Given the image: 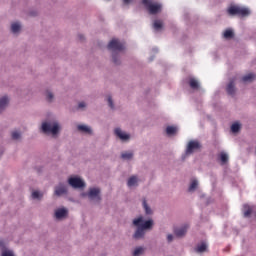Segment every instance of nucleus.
I'll list each match as a JSON object with an SVG mask.
<instances>
[{
    "label": "nucleus",
    "mask_w": 256,
    "mask_h": 256,
    "mask_svg": "<svg viewBox=\"0 0 256 256\" xmlns=\"http://www.w3.org/2000/svg\"><path fill=\"white\" fill-rule=\"evenodd\" d=\"M39 131L43 135L51 137V139H59V136L63 131V125H61V122L56 117H50L42 121Z\"/></svg>",
    "instance_id": "f257e3e1"
},
{
    "label": "nucleus",
    "mask_w": 256,
    "mask_h": 256,
    "mask_svg": "<svg viewBox=\"0 0 256 256\" xmlns=\"http://www.w3.org/2000/svg\"><path fill=\"white\" fill-rule=\"evenodd\" d=\"M108 49L112 53V61L115 65H121V56L119 53L125 50V44L119 39L114 38L108 44Z\"/></svg>",
    "instance_id": "f03ea898"
},
{
    "label": "nucleus",
    "mask_w": 256,
    "mask_h": 256,
    "mask_svg": "<svg viewBox=\"0 0 256 256\" xmlns=\"http://www.w3.org/2000/svg\"><path fill=\"white\" fill-rule=\"evenodd\" d=\"M82 199H88L90 203L94 205H99L103 201V196L101 195V188L98 186L89 187L87 192L80 193Z\"/></svg>",
    "instance_id": "7ed1b4c3"
},
{
    "label": "nucleus",
    "mask_w": 256,
    "mask_h": 256,
    "mask_svg": "<svg viewBox=\"0 0 256 256\" xmlns=\"http://www.w3.org/2000/svg\"><path fill=\"white\" fill-rule=\"evenodd\" d=\"M226 11L230 17H235V15L238 17H249L251 15V9L237 4H231Z\"/></svg>",
    "instance_id": "20e7f679"
},
{
    "label": "nucleus",
    "mask_w": 256,
    "mask_h": 256,
    "mask_svg": "<svg viewBox=\"0 0 256 256\" xmlns=\"http://www.w3.org/2000/svg\"><path fill=\"white\" fill-rule=\"evenodd\" d=\"M142 3L150 15H157V13H161V9H163V6L160 3L153 0H142Z\"/></svg>",
    "instance_id": "39448f33"
},
{
    "label": "nucleus",
    "mask_w": 256,
    "mask_h": 256,
    "mask_svg": "<svg viewBox=\"0 0 256 256\" xmlns=\"http://www.w3.org/2000/svg\"><path fill=\"white\" fill-rule=\"evenodd\" d=\"M113 133L120 143H129V141H131V133L123 130L121 127L114 128Z\"/></svg>",
    "instance_id": "423d86ee"
},
{
    "label": "nucleus",
    "mask_w": 256,
    "mask_h": 256,
    "mask_svg": "<svg viewBox=\"0 0 256 256\" xmlns=\"http://www.w3.org/2000/svg\"><path fill=\"white\" fill-rule=\"evenodd\" d=\"M68 185L72 187V189H85L87 187V183L80 176H71L68 178Z\"/></svg>",
    "instance_id": "0eeeda50"
},
{
    "label": "nucleus",
    "mask_w": 256,
    "mask_h": 256,
    "mask_svg": "<svg viewBox=\"0 0 256 256\" xmlns=\"http://www.w3.org/2000/svg\"><path fill=\"white\" fill-rule=\"evenodd\" d=\"M201 150V142L199 140H190L186 145L185 157H189L193 155V153H197V151Z\"/></svg>",
    "instance_id": "6e6552de"
},
{
    "label": "nucleus",
    "mask_w": 256,
    "mask_h": 256,
    "mask_svg": "<svg viewBox=\"0 0 256 256\" xmlns=\"http://www.w3.org/2000/svg\"><path fill=\"white\" fill-rule=\"evenodd\" d=\"M9 31L14 37H19V35L23 33V22L20 20H14L10 22Z\"/></svg>",
    "instance_id": "1a4fd4ad"
},
{
    "label": "nucleus",
    "mask_w": 256,
    "mask_h": 256,
    "mask_svg": "<svg viewBox=\"0 0 256 256\" xmlns=\"http://www.w3.org/2000/svg\"><path fill=\"white\" fill-rule=\"evenodd\" d=\"M76 130L81 135H86L87 137H93V135H95L93 127H91L89 124H78L76 126Z\"/></svg>",
    "instance_id": "9d476101"
},
{
    "label": "nucleus",
    "mask_w": 256,
    "mask_h": 256,
    "mask_svg": "<svg viewBox=\"0 0 256 256\" xmlns=\"http://www.w3.org/2000/svg\"><path fill=\"white\" fill-rule=\"evenodd\" d=\"M54 195L56 197H63V195H69V187L65 183H59L54 187Z\"/></svg>",
    "instance_id": "9b49d317"
},
{
    "label": "nucleus",
    "mask_w": 256,
    "mask_h": 256,
    "mask_svg": "<svg viewBox=\"0 0 256 256\" xmlns=\"http://www.w3.org/2000/svg\"><path fill=\"white\" fill-rule=\"evenodd\" d=\"M140 183H141V179L139 178L138 175H131L130 177H128L126 181V185L128 189H137Z\"/></svg>",
    "instance_id": "f8f14e48"
},
{
    "label": "nucleus",
    "mask_w": 256,
    "mask_h": 256,
    "mask_svg": "<svg viewBox=\"0 0 256 256\" xmlns=\"http://www.w3.org/2000/svg\"><path fill=\"white\" fill-rule=\"evenodd\" d=\"M11 103V96L4 94L0 96V113H5Z\"/></svg>",
    "instance_id": "ddd939ff"
},
{
    "label": "nucleus",
    "mask_w": 256,
    "mask_h": 256,
    "mask_svg": "<svg viewBox=\"0 0 256 256\" xmlns=\"http://www.w3.org/2000/svg\"><path fill=\"white\" fill-rule=\"evenodd\" d=\"M153 229V225H142L138 226L136 232L134 233V239H142L145 235V231H151Z\"/></svg>",
    "instance_id": "4468645a"
},
{
    "label": "nucleus",
    "mask_w": 256,
    "mask_h": 256,
    "mask_svg": "<svg viewBox=\"0 0 256 256\" xmlns=\"http://www.w3.org/2000/svg\"><path fill=\"white\" fill-rule=\"evenodd\" d=\"M237 81V78H232L229 80L228 85L226 86V91L228 95H235L237 93V88L235 87V82Z\"/></svg>",
    "instance_id": "2eb2a0df"
},
{
    "label": "nucleus",
    "mask_w": 256,
    "mask_h": 256,
    "mask_svg": "<svg viewBox=\"0 0 256 256\" xmlns=\"http://www.w3.org/2000/svg\"><path fill=\"white\" fill-rule=\"evenodd\" d=\"M67 215H69V210L65 207L58 208L55 211V217L57 219H65V217H67Z\"/></svg>",
    "instance_id": "dca6fc26"
},
{
    "label": "nucleus",
    "mask_w": 256,
    "mask_h": 256,
    "mask_svg": "<svg viewBox=\"0 0 256 256\" xmlns=\"http://www.w3.org/2000/svg\"><path fill=\"white\" fill-rule=\"evenodd\" d=\"M134 157H135V153L131 150L123 151L120 154V159H122V161H133Z\"/></svg>",
    "instance_id": "f3484780"
},
{
    "label": "nucleus",
    "mask_w": 256,
    "mask_h": 256,
    "mask_svg": "<svg viewBox=\"0 0 256 256\" xmlns=\"http://www.w3.org/2000/svg\"><path fill=\"white\" fill-rule=\"evenodd\" d=\"M254 209H255V206H250L249 204H244L243 208H242L244 217H246V218L251 217Z\"/></svg>",
    "instance_id": "a211bd4d"
},
{
    "label": "nucleus",
    "mask_w": 256,
    "mask_h": 256,
    "mask_svg": "<svg viewBox=\"0 0 256 256\" xmlns=\"http://www.w3.org/2000/svg\"><path fill=\"white\" fill-rule=\"evenodd\" d=\"M155 223L153 219H148L143 223V216H139L133 220V225H153Z\"/></svg>",
    "instance_id": "6ab92c4d"
},
{
    "label": "nucleus",
    "mask_w": 256,
    "mask_h": 256,
    "mask_svg": "<svg viewBox=\"0 0 256 256\" xmlns=\"http://www.w3.org/2000/svg\"><path fill=\"white\" fill-rule=\"evenodd\" d=\"M218 160L220 165H227L229 163V154L225 151H222L218 154Z\"/></svg>",
    "instance_id": "aec40b11"
},
{
    "label": "nucleus",
    "mask_w": 256,
    "mask_h": 256,
    "mask_svg": "<svg viewBox=\"0 0 256 256\" xmlns=\"http://www.w3.org/2000/svg\"><path fill=\"white\" fill-rule=\"evenodd\" d=\"M199 189V180L192 179L188 187V193H195Z\"/></svg>",
    "instance_id": "412c9836"
},
{
    "label": "nucleus",
    "mask_w": 256,
    "mask_h": 256,
    "mask_svg": "<svg viewBox=\"0 0 256 256\" xmlns=\"http://www.w3.org/2000/svg\"><path fill=\"white\" fill-rule=\"evenodd\" d=\"M43 191H40V190H32L31 192V199L33 201H42L43 200Z\"/></svg>",
    "instance_id": "4be33fe9"
},
{
    "label": "nucleus",
    "mask_w": 256,
    "mask_h": 256,
    "mask_svg": "<svg viewBox=\"0 0 256 256\" xmlns=\"http://www.w3.org/2000/svg\"><path fill=\"white\" fill-rule=\"evenodd\" d=\"M44 97L47 103H54L55 102V93L51 90H46L44 92Z\"/></svg>",
    "instance_id": "5701e85b"
},
{
    "label": "nucleus",
    "mask_w": 256,
    "mask_h": 256,
    "mask_svg": "<svg viewBox=\"0 0 256 256\" xmlns=\"http://www.w3.org/2000/svg\"><path fill=\"white\" fill-rule=\"evenodd\" d=\"M165 131L168 137H175V135H177L179 131V128H177L176 126H167Z\"/></svg>",
    "instance_id": "b1692460"
},
{
    "label": "nucleus",
    "mask_w": 256,
    "mask_h": 256,
    "mask_svg": "<svg viewBox=\"0 0 256 256\" xmlns=\"http://www.w3.org/2000/svg\"><path fill=\"white\" fill-rule=\"evenodd\" d=\"M187 229H188L187 226L175 228L174 234L176 235V237H185V235L187 234Z\"/></svg>",
    "instance_id": "393cba45"
},
{
    "label": "nucleus",
    "mask_w": 256,
    "mask_h": 256,
    "mask_svg": "<svg viewBox=\"0 0 256 256\" xmlns=\"http://www.w3.org/2000/svg\"><path fill=\"white\" fill-rule=\"evenodd\" d=\"M142 207L146 215H153V209H151V206H149V203H147V199L145 198L142 199Z\"/></svg>",
    "instance_id": "a878e982"
},
{
    "label": "nucleus",
    "mask_w": 256,
    "mask_h": 256,
    "mask_svg": "<svg viewBox=\"0 0 256 256\" xmlns=\"http://www.w3.org/2000/svg\"><path fill=\"white\" fill-rule=\"evenodd\" d=\"M256 79L255 74L249 73L242 77V83H253V81Z\"/></svg>",
    "instance_id": "bb28decb"
},
{
    "label": "nucleus",
    "mask_w": 256,
    "mask_h": 256,
    "mask_svg": "<svg viewBox=\"0 0 256 256\" xmlns=\"http://www.w3.org/2000/svg\"><path fill=\"white\" fill-rule=\"evenodd\" d=\"M196 253H205L207 252V243L206 242H201L198 244L195 248Z\"/></svg>",
    "instance_id": "cd10ccee"
},
{
    "label": "nucleus",
    "mask_w": 256,
    "mask_h": 256,
    "mask_svg": "<svg viewBox=\"0 0 256 256\" xmlns=\"http://www.w3.org/2000/svg\"><path fill=\"white\" fill-rule=\"evenodd\" d=\"M189 85H190L191 89H194V90L201 88V84L199 83V80H197L195 78H190Z\"/></svg>",
    "instance_id": "c85d7f7f"
},
{
    "label": "nucleus",
    "mask_w": 256,
    "mask_h": 256,
    "mask_svg": "<svg viewBox=\"0 0 256 256\" xmlns=\"http://www.w3.org/2000/svg\"><path fill=\"white\" fill-rule=\"evenodd\" d=\"M106 101L111 111H115L116 107H115V101L113 100V97L111 95L107 96Z\"/></svg>",
    "instance_id": "c756f323"
},
{
    "label": "nucleus",
    "mask_w": 256,
    "mask_h": 256,
    "mask_svg": "<svg viewBox=\"0 0 256 256\" xmlns=\"http://www.w3.org/2000/svg\"><path fill=\"white\" fill-rule=\"evenodd\" d=\"M234 35H235V34L233 33V30H232V29H227V30H225L224 33H223L224 39H233V36H234Z\"/></svg>",
    "instance_id": "7c9ffc66"
},
{
    "label": "nucleus",
    "mask_w": 256,
    "mask_h": 256,
    "mask_svg": "<svg viewBox=\"0 0 256 256\" xmlns=\"http://www.w3.org/2000/svg\"><path fill=\"white\" fill-rule=\"evenodd\" d=\"M240 130H241V123L235 122L234 124H232L231 126L232 133H239Z\"/></svg>",
    "instance_id": "2f4dec72"
},
{
    "label": "nucleus",
    "mask_w": 256,
    "mask_h": 256,
    "mask_svg": "<svg viewBox=\"0 0 256 256\" xmlns=\"http://www.w3.org/2000/svg\"><path fill=\"white\" fill-rule=\"evenodd\" d=\"M11 135H12V139H14V141L21 140V131L14 130Z\"/></svg>",
    "instance_id": "473e14b6"
},
{
    "label": "nucleus",
    "mask_w": 256,
    "mask_h": 256,
    "mask_svg": "<svg viewBox=\"0 0 256 256\" xmlns=\"http://www.w3.org/2000/svg\"><path fill=\"white\" fill-rule=\"evenodd\" d=\"M153 27L156 31L163 28V22L161 20H155L153 23Z\"/></svg>",
    "instance_id": "72a5a7b5"
},
{
    "label": "nucleus",
    "mask_w": 256,
    "mask_h": 256,
    "mask_svg": "<svg viewBox=\"0 0 256 256\" xmlns=\"http://www.w3.org/2000/svg\"><path fill=\"white\" fill-rule=\"evenodd\" d=\"M78 111H85L87 109V102L81 101L77 106Z\"/></svg>",
    "instance_id": "f704fd0d"
},
{
    "label": "nucleus",
    "mask_w": 256,
    "mask_h": 256,
    "mask_svg": "<svg viewBox=\"0 0 256 256\" xmlns=\"http://www.w3.org/2000/svg\"><path fill=\"white\" fill-rule=\"evenodd\" d=\"M145 251V249L143 247H138L134 250L133 252V256H139V255H143V252Z\"/></svg>",
    "instance_id": "c9c22d12"
},
{
    "label": "nucleus",
    "mask_w": 256,
    "mask_h": 256,
    "mask_svg": "<svg viewBox=\"0 0 256 256\" xmlns=\"http://www.w3.org/2000/svg\"><path fill=\"white\" fill-rule=\"evenodd\" d=\"M2 256H14V255H13V252L11 251H4L2 252Z\"/></svg>",
    "instance_id": "e433bc0d"
},
{
    "label": "nucleus",
    "mask_w": 256,
    "mask_h": 256,
    "mask_svg": "<svg viewBox=\"0 0 256 256\" xmlns=\"http://www.w3.org/2000/svg\"><path fill=\"white\" fill-rule=\"evenodd\" d=\"M167 241L168 243H171V241H173V236L171 234L167 235Z\"/></svg>",
    "instance_id": "4c0bfd02"
},
{
    "label": "nucleus",
    "mask_w": 256,
    "mask_h": 256,
    "mask_svg": "<svg viewBox=\"0 0 256 256\" xmlns=\"http://www.w3.org/2000/svg\"><path fill=\"white\" fill-rule=\"evenodd\" d=\"M78 39H79L80 41H85V35L79 34V35H78Z\"/></svg>",
    "instance_id": "58836bf2"
},
{
    "label": "nucleus",
    "mask_w": 256,
    "mask_h": 256,
    "mask_svg": "<svg viewBox=\"0 0 256 256\" xmlns=\"http://www.w3.org/2000/svg\"><path fill=\"white\" fill-rule=\"evenodd\" d=\"M133 0H123L124 5H129Z\"/></svg>",
    "instance_id": "ea45409f"
},
{
    "label": "nucleus",
    "mask_w": 256,
    "mask_h": 256,
    "mask_svg": "<svg viewBox=\"0 0 256 256\" xmlns=\"http://www.w3.org/2000/svg\"><path fill=\"white\" fill-rule=\"evenodd\" d=\"M0 247H5V243L3 242V240H0Z\"/></svg>",
    "instance_id": "a19ab883"
},
{
    "label": "nucleus",
    "mask_w": 256,
    "mask_h": 256,
    "mask_svg": "<svg viewBox=\"0 0 256 256\" xmlns=\"http://www.w3.org/2000/svg\"><path fill=\"white\" fill-rule=\"evenodd\" d=\"M154 53H157V49H154Z\"/></svg>",
    "instance_id": "79ce46f5"
}]
</instances>
